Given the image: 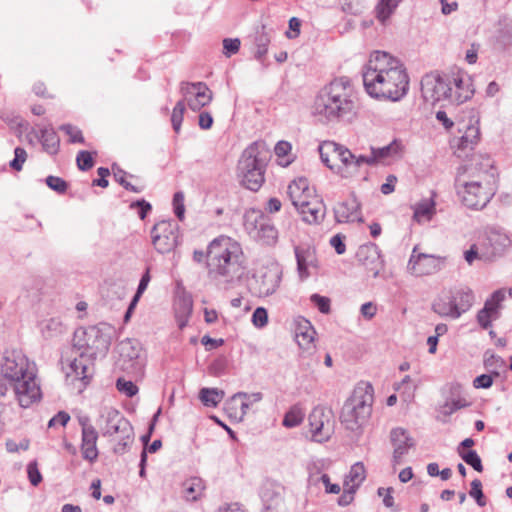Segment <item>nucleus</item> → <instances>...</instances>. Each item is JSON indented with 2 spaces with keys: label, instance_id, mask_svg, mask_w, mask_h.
Returning a JSON list of instances; mask_svg holds the SVG:
<instances>
[{
  "label": "nucleus",
  "instance_id": "1",
  "mask_svg": "<svg viewBox=\"0 0 512 512\" xmlns=\"http://www.w3.org/2000/svg\"><path fill=\"white\" fill-rule=\"evenodd\" d=\"M366 92L376 99L401 100L408 92L409 77L397 58L375 51L362 69Z\"/></svg>",
  "mask_w": 512,
  "mask_h": 512
},
{
  "label": "nucleus",
  "instance_id": "2",
  "mask_svg": "<svg viewBox=\"0 0 512 512\" xmlns=\"http://www.w3.org/2000/svg\"><path fill=\"white\" fill-rule=\"evenodd\" d=\"M207 275L219 290H230L241 281L246 271L241 245L231 237L221 235L207 247Z\"/></svg>",
  "mask_w": 512,
  "mask_h": 512
},
{
  "label": "nucleus",
  "instance_id": "3",
  "mask_svg": "<svg viewBox=\"0 0 512 512\" xmlns=\"http://www.w3.org/2000/svg\"><path fill=\"white\" fill-rule=\"evenodd\" d=\"M358 99L348 77L325 85L314 98L311 113L321 124L351 122L358 113Z\"/></svg>",
  "mask_w": 512,
  "mask_h": 512
},
{
  "label": "nucleus",
  "instance_id": "4",
  "mask_svg": "<svg viewBox=\"0 0 512 512\" xmlns=\"http://www.w3.org/2000/svg\"><path fill=\"white\" fill-rule=\"evenodd\" d=\"M469 179L457 178L456 190L461 202L470 209L486 207L498 188V174L489 156H479L468 168Z\"/></svg>",
  "mask_w": 512,
  "mask_h": 512
},
{
  "label": "nucleus",
  "instance_id": "5",
  "mask_svg": "<svg viewBox=\"0 0 512 512\" xmlns=\"http://www.w3.org/2000/svg\"><path fill=\"white\" fill-rule=\"evenodd\" d=\"M0 370L12 385L20 406L27 408L40 400L41 390L37 382L36 365L21 350H5Z\"/></svg>",
  "mask_w": 512,
  "mask_h": 512
},
{
  "label": "nucleus",
  "instance_id": "6",
  "mask_svg": "<svg viewBox=\"0 0 512 512\" xmlns=\"http://www.w3.org/2000/svg\"><path fill=\"white\" fill-rule=\"evenodd\" d=\"M421 92L424 99L432 104L447 101L460 105L472 98L475 89L471 77L458 71L425 75L421 80Z\"/></svg>",
  "mask_w": 512,
  "mask_h": 512
},
{
  "label": "nucleus",
  "instance_id": "7",
  "mask_svg": "<svg viewBox=\"0 0 512 512\" xmlns=\"http://www.w3.org/2000/svg\"><path fill=\"white\" fill-rule=\"evenodd\" d=\"M113 334V327L106 323L79 328L74 333V346L90 359L104 357L111 345Z\"/></svg>",
  "mask_w": 512,
  "mask_h": 512
},
{
  "label": "nucleus",
  "instance_id": "8",
  "mask_svg": "<svg viewBox=\"0 0 512 512\" xmlns=\"http://www.w3.org/2000/svg\"><path fill=\"white\" fill-rule=\"evenodd\" d=\"M262 144L253 142L241 154L237 165V177L241 184L251 190L258 191L264 183L265 157Z\"/></svg>",
  "mask_w": 512,
  "mask_h": 512
},
{
  "label": "nucleus",
  "instance_id": "9",
  "mask_svg": "<svg viewBox=\"0 0 512 512\" xmlns=\"http://www.w3.org/2000/svg\"><path fill=\"white\" fill-rule=\"evenodd\" d=\"M373 393L370 385L358 386L343 405L340 419L346 429L355 431L364 425L372 412Z\"/></svg>",
  "mask_w": 512,
  "mask_h": 512
},
{
  "label": "nucleus",
  "instance_id": "10",
  "mask_svg": "<svg viewBox=\"0 0 512 512\" xmlns=\"http://www.w3.org/2000/svg\"><path fill=\"white\" fill-rule=\"evenodd\" d=\"M102 435L116 442L114 453L123 454L133 441L134 431L130 422L117 409L106 407L99 420Z\"/></svg>",
  "mask_w": 512,
  "mask_h": 512
},
{
  "label": "nucleus",
  "instance_id": "11",
  "mask_svg": "<svg viewBox=\"0 0 512 512\" xmlns=\"http://www.w3.org/2000/svg\"><path fill=\"white\" fill-rule=\"evenodd\" d=\"M117 351L119 357L116 361V367L127 374L135 377L141 376L146 365V355L138 340L127 338L122 340Z\"/></svg>",
  "mask_w": 512,
  "mask_h": 512
},
{
  "label": "nucleus",
  "instance_id": "12",
  "mask_svg": "<svg viewBox=\"0 0 512 512\" xmlns=\"http://www.w3.org/2000/svg\"><path fill=\"white\" fill-rule=\"evenodd\" d=\"M309 432L311 440L324 443L331 439L335 430V419L332 409L323 406H315L308 416Z\"/></svg>",
  "mask_w": 512,
  "mask_h": 512
},
{
  "label": "nucleus",
  "instance_id": "13",
  "mask_svg": "<svg viewBox=\"0 0 512 512\" xmlns=\"http://www.w3.org/2000/svg\"><path fill=\"white\" fill-rule=\"evenodd\" d=\"M244 227L249 235L265 245H274L278 240V231L270 220L260 211L245 213Z\"/></svg>",
  "mask_w": 512,
  "mask_h": 512
},
{
  "label": "nucleus",
  "instance_id": "14",
  "mask_svg": "<svg viewBox=\"0 0 512 512\" xmlns=\"http://www.w3.org/2000/svg\"><path fill=\"white\" fill-rule=\"evenodd\" d=\"M151 238L159 253H168L179 244V226L171 220L159 221L151 230Z\"/></svg>",
  "mask_w": 512,
  "mask_h": 512
},
{
  "label": "nucleus",
  "instance_id": "15",
  "mask_svg": "<svg viewBox=\"0 0 512 512\" xmlns=\"http://www.w3.org/2000/svg\"><path fill=\"white\" fill-rule=\"evenodd\" d=\"M458 131L462 135L454 141L455 153L458 157L467 156V152L473 150L480 140L479 117L469 112V121H460Z\"/></svg>",
  "mask_w": 512,
  "mask_h": 512
},
{
  "label": "nucleus",
  "instance_id": "16",
  "mask_svg": "<svg viewBox=\"0 0 512 512\" xmlns=\"http://www.w3.org/2000/svg\"><path fill=\"white\" fill-rule=\"evenodd\" d=\"M445 262V257L417 253L415 247L408 262V269L415 276L432 275L439 272L444 267Z\"/></svg>",
  "mask_w": 512,
  "mask_h": 512
},
{
  "label": "nucleus",
  "instance_id": "17",
  "mask_svg": "<svg viewBox=\"0 0 512 512\" xmlns=\"http://www.w3.org/2000/svg\"><path fill=\"white\" fill-rule=\"evenodd\" d=\"M180 92L183 95L184 104L196 112L207 106L212 101V92L203 82H182Z\"/></svg>",
  "mask_w": 512,
  "mask_h": 512
},
{
  "label": "nucleus",
  "instance_id": "18",
  "mask_svg": "<svg viewBox=\"0 0 512 512\" xmlns=\"http://www.w3.org/2000/svg\"><path fill=\"white\" fill-rule=\"evenodd\" d=\"M506 299V291L498 289L485 301L484 306L477 312L476 320L479 326L487 330L492 327V322L501 316L502 303Z\"/></svg>",
  "mask_w": 512,
  "mask_h": 512
},
{
  "label": "nucleus",
  "instance_id": "19",
  "mask_svg": "<svg viewBox=\"0 0 512 512\" xmlns=\"http://www.w3.org/2000/svg\"><path fill=\"white\" fill-rule=\"evenodd\" d=\"M390 442L393 447L392 463L394 466L402 463L403 457L415 446V440L408 430L402 427L390 431Z\"/></svg>",
  "mask_w": 512,
  "mask_h": 512
},
{
  "label": "nucleus",
  "instance_id": "20",
  "mask_svg": "<svg viewBox=\"0 0 512 512\" xmlns=\"http://www.w3.org/2000/svg\"><path fill=\"white\" fill-rule=\"evenodd\" d=\"M403 145L400 140L394 139L391 143L384 147H371L370 153L365 155L366 165L376 166L378 164H386L390 160L400 158L403 153Z\"/></svg>",
  "mask_w": 512,
  "mask_h": 512
},
{
  "label": "nucleus",
  "instance_id": "21",
  "mask_svg": "<svg viewBox=\"0 0 512 512\" xmlns=\"http://www.w3.org/2000/svg\"><path fill=\"white\" fill-rule=\"evenodd\" d=\"M364 159H366L365 155L355 156L348 148L341 145L337 157L340 164L335 165L333 172L340 175L342 178L353 177L359 172V168L362 165H366V161H363Z\"/></svg>",
  "mask_w": 512,
  "mask_h": 512
},
{
  "label": "nucleus",
  "instance_id": "22",
  "mask_svg": "<svg viewBox=\"0 0 512 512\" xmlns=\"http://www.w3.org/2000/svg\"><path fill=\"white\" fill-rule=\"evenodd\" d=\"M486 246L485 259L491 260L503 255L507 251L511 246V239L504 230L489 228L486 232Z\"/></svg>",
  "mask_w": 512,
  "mask_h": 512
},
{
  "label": "nucleus",
  "instance_id": "23",
  "mask_svg": "<svg viewBox=\"0 0 512 512\" xmlns=\"http://www.w3.org/2000/svg\"><path fill=\"white\" fill-rule=\"evenodd\" d=\"M261 497L264 505L263 512H289L284 487L275 484L267 485Z\"/></svg>",
  "mask_w": 512,
  "mask_h": 512
},
{
  "label": "nucleus",
  "instance_id": "24",
  "mask_svg": "<svg viewBox=\"0 0 512 512\" xmlns=\"http://www.w3.org/2000/svg\"><path fill=\"white\" fill-rule=\"evenodd\" d=\"M91 360L92 359L81 353L78 358L69 361V363L63 367L67 380H70L71 383L81 381L86 384L93 372Z\"/></svg>",
  "mask_w": 512,
  "mask_h": 512
},
{
  "label": "nucleus",
  "instance_id": "25",
  "mask_svg": "<svg viewBox=\"0 0 512 512\" xmlns=\"http://www.w3.org/2000/svg\"><path fill=\"white\" fill-rule=\"evenodd\" d=\"M356 256L359 262L372 273L373 277H377L383 269L384 264L381 258L380 249L374 243L360 246Z\"/></svg>",
  "mask_w": 512,
  "mask_h": 512
},
{
  "label": "nucleus",
  "instance_id": "26",
  "mask_svg": "<svg viewBox=\"0 0 512 512\" xmlns=\"http://www.w3.org/2000/svg\"><path fill=\"white\" fill-rule=\"evenodd\" d=\"M294 207L302 215V219L309 224L322 221L326 212L324 203L314 195Z\"/></svg>",
  "mask_w": 512,
  "mask_h": 512
},
{
  "label": "nucleus",
  "instance_id": "27",
  "mask_svg": "<svg viewBox=\"0 0 512 512\" xmlns=\"http://www.w3.org/2000/svg\"><path fill=\"white\" fill-rule=\"evenodd\" d=\"M294 250L299 276L301 279H306L310 275L308 268L317 265L315 249L309 245H300L296 246Z\"/></svg>",
  "mask_w": 512,
  "mask_h": 512
},
{
  "label": "nucleus",
  "instance_id": "28",
  "mask_svg": "<svg viewBox=\"0 0 512 512\" xmlns=\"http://www.w3.org/2000/svg\"><path fill=\"white\" fill-rule=\"evenodd\" d=\"M81 452L82 457L89 461L94 462L98 458L97 440L98 432L93 426H85L83 428Z\"/></svg>",
  "mask_w": 512,
  "mask_h": 512
},
{
  "label": "nucleus",
  "instance_id": "29",
  "mask_svg": "<svg viewBox=\"0 0 512 512\" xmlns=\"http://www.w3.org/2000/svg\"><path fill=\"white\" fill-rule=\"evenodd\" d=\"M432 310L441 317L458 319L459 311L453 305L452 294L448 291H442L433 301Z\"/></svg>",
  "mask_w": 512,
  "mask_h": 512
},
{
  "label": "nucleus",
  "instance_id": "30",
  "mask_svg": "<svg viewBox=\"0 0 512 512\" xmlns=\"http://www.w3.org/2000/svg\"><path fill=\"white\" fill-rule=\"evenodd\" d=\"M287 194L293 206H296L300 202L313 196V191L309 187L308 179L305 177H299L294 179L288 185Z\"/></svg>",
  "mask_w": 512,
  "mask_h": 512
},
{
  "label": "nucleus",
  "instance_id": "31",
  "mask_svg": "<svg viewBox=\"0 0 512 512\" xmlns=\"http://www.w3.org/2000/svg\"><path fill=\"white\" fill-rule=\"evenodd\" d=\"M359 204L355 199L338 203L334 208L336 221L339 223L362 221L358 216Z\"/></svg>",
  "mask_w": 512,
  "mask_h": 512
},
{
  "label": "nucleus",
  "instance_id": "32",
  "mask_svg": "<svg viewBox=\"0 0 512 512\" xmlns=\"http://www.w3.org/2000/svg\"><path fill=\"white\" fill-rule=\"evenodd\" d=\"M279 283L280 276L277 272H266L256 280L255 293L260 297L270 296L277 290Z\"/></svg>",
  "mask_w": 512,
  "mask_h": 512
},
{
  "label": "nucleus",
  "instance_id": "33",
  "mask_svg": "<svg viewBox=\"0 0 512 512\" xmlns=\"http://www.w3.org/2000/svg\"><path fill=\"white\" fill-rule=\"evenodd\" d=\"M452 294L453 305L459 311V317L467 312L475 301L473 291L468 287H461L455 290H449Z\"/></svg>",
  "mask_w": 512,
  "mask_h": 512
},
{
  "label": "nucleus",
  "instance_id": "34",
  "mask_svg": "<svg viewBox=\"0 0 512 512\" xmlns=\"http://www.w3.org/2000/svg\"><path fill=\"white\" fill-rule=\"evenodd\" d=\"M340 148L341 144L334 141H324L318 147L321 161L332 171L335 170V164L332 161L337 160Z\"/></svg>",
  "mask_w": 512,
  "mask_h": 512
},
{
  "label": "nucleus",
  "instance_id": "35",
  "mask_svg": "<svg viewBox=\"0 0 512 512\" xmlns=\"http://www.w3.org/2000/svg\"><path fill=\"white\" fill-rule=\"evenodd\" d=\"M204 488L201 478L191 477L182 483V495L187 501H196L202 496Z\"/></svg>",
  "mask_w": 512,
  "mask_h": 512
},
{
  "label": "nucleus",
  "instance_id": "36",
  "mask_svg": "<svg viewBox=\"0 0 512 512\" xmlns=\"http://www.w3.org/2000/svg\"><path fill=\"white\" fill-rule=\"evenodd\" d=\"M315 334L316 331L311 326L309 321H305L303 325H299L295 334V338L299 347L303 350H310L313 348Z\"/></svg>",
  "mask_w": 512,
  "mask_h": 512
},
{
  "label": "nucleus",
  "instance_id": "37",
  "mask_svg": "<svg viewBox=\"0 0 512 512\" xmlns=\"http://www.w3.org/2000/svg\"><path fill=\"white\" fill-rule=\"evenodd\" d=\"M271 41L270 32L266 31L264 26L257 30L254 36V57L263 62V59L268 51V46Z\"/></svg>",
  "mask_w": 512,
  "mask_h": 512
},
{
  "label": "nucleus",
  "instance_id": "38",
  "mask_svg": "<svg viewBox=\"0 0 512 512\" xmlns=\"http://www.w3.org/2000/svg\"><path fill=\"white\" fill-rule=\"evenodd\" d=\"M40 142L43 146V149L51 154L55 155L59 151L60 140L55 132V130L51 127H46L41 129L40 131Z\"/></svg>",
  "mask_w": 512,
  "mask_h": 512
},
{
  "label": "nucleus",
  "instance_id": "39",
  "mask_svg": "<svg viewBox=\"0 0 512 512\" xmlns=\"http://www.w3.org/2000/svg\"><path fill=\"white\" fill-rule=\"evenodd\" d=\"M435 212V202L433 199H423L415 204L413 218L419 223L422 221H430Z\"/></svg>",
  "mask_w": 512,
  "mask_h": 512
},
{
  "label": "nucleus",
  "instance_id": "40",
  "mask_svg": "<svg viewBox=\"0 0 512 512\" xmlns=\"http://www.w3.org/2000/svg\"><path fill=\"white\" fill-rule=\"evenodd\" d=\"M366 478V470L362 462H357L351 466L348 475L344 480V487L358 489Z\"/></svg>",
  "mask_w": 512,
  "mask_h": 512
},
{
  "label": "nucleus",
  "instance_id": "41",
  "mask_svg": "<svg viewBox=\"0 0 512 512\" xmlns=\"http://www.w3.org/2000/svg\"><path fill=\"white\" fill-rule=\"evenodd\" d=\"M263 399V394L261 392L247 393V392H237L233 395L234 400H241V415L243 418L252 409L255 403H259Z\"/></svg>",
  "mask_w": 512,
  "mask_h": 512
},
{
  "label": "nucleus",
  "instance_id": "42",
  "mask_svg": "<svg viewBox=\"0 0 512 512\" xmlns=\"http://www.w3.org/2000/svg\"><path fill=\"white\" fill-rule=\"evenodd\" d=\"M305 418V411L300 405H293L284 415L283 426L294 428L299 426Z\"/></svg>",
  "mask_w": 512,
  "mask_h": 512
},
{
  "label": "nucleus",
  "instance_id": "43",
  "mask_svg": "<svg viewBox=\"0 0 512 512\" xmlns=\"http://www.w3.org/2000/svg\"><path fill=\"white\" fill-rule=\"evenodd\" d=\"M224 392L216 388H202L199 398L205 406L216 407L223 399Z\"/></svg>",
  "mask_w": 512,
  "mask_h": 512
},
{
  "label": "nucleus",
  "instance_id": "44",
  "mask_svg": "<svg viewBox=\"0 0 512 512\" xmlns=\"http://www.w3.org/2000/svg\"><path fill=\"white\" fill-rule=\"evenodd\" d=\"M398 2H377L374 7V14L376 19L382 24L386 25L390 16L395 12Z\"/></svg>",
  "mask_w": 512,
  "mask_h": 512
},
{
  "label": "nucleus",
  "instance_id": "45",
  "mask_svg": "<svg viewBox=\"0 0 512 512\" xmlns=\"http://www.w3.org/2000/svg\"><path fill=\"white\" fill-rule=\"evenodd\" d=\"M309 483L311 485L322 483L326 493L338 494L341 491L338 484H332L330 482V477L327 474L311 473L309 476Z\"/></svg>",
  "mask_w": 512,
  "mask_h": 512
},
{
  "label": "nucleus",
  "instance_id": "46",
  "mask_svg": "<svg viewBox=\"0 0 512 512\" xmlns=\"http://www.w3.org/2000/svg\"><path fill=\"white\" fill-rule=\"evenodd\" d=\"M185 112V104L184 101H178L173 108L172 115H171V123L173 130L176 133H179L181 130V125L183 122V116Z\"/></svg>",
  "mask_w": 512,
  "mask_h": 512
},
{
  "label": "nucleus",
  "instance_id": "47",
  "mask_svg": "<svg viewBox=\"0 0 512 512\" xmlns=\"http://www.w3.org/2000/svg\"><path fill=\"white\" fill-rule=\"evenodd\" d=\"M113 174L115 180L126 190H129L134 193H140L143 191V187L135 186L128 182V179H126L127 173L124 170L120 168L115 169V167L113 166Z\"/></svg>",
  "mask_w": 512,
  "mask_h": 512
},
{
  "label": "nucleus",
  "instance_id": "48",
  "mask_svg": "<svg viewBox=\"0 0 512 512\" xmlns=\"http://www.w3.org/2000/svg\"><path fill=\"white\" fill-rule=\"evenodd\" d=\"M459 455L465 461V463L472 466L474 470L477 472L483 471L481 459L475 450H469L466 452L459 451Z\"/></svg>",
  "mask_w": 512,
  "mask_h": 512
},
{
  "label": "nucleus",
  "instance_id": "49",
  "mask_svg": "<svg viewBox=\"0 0 512 512\" xmlns=\"http://www.w3.org/2000/svg\"><path fill=\"white\" fill-rule=\"evenodd\" d=\"M469 495L475 499L478 506L484 507L486 505V497L482 490V482L479 479H474L471 482Z\"/></svg>",
  "mask_w": 512,
  "mask_h": 512
},
{
  "label": "nucleus",
  "instance_id": "50",
  "mask_svg": "<svg viewBox=\"0 0 512 512\" xmlns=\"http://www.w3.org/2000/svg\"><path fill=\"white\" fill-rule=\"evenodd\" d=\"M59 129L69 136L70 143H84L82 131L78 127L71 124H63Z\"/></svg>",
  "mask_w": 512,
  "mask_h": 512
},
{
  "label": "nucleus",
  "instance_id": "51",
  "mask_svg": "<svg viewBox=\"0 0 512 512\" xmlns=\"http://www.w3.org/2000/svg\"><path fill=\"white\" fill-rule=\"evenodd\" d=\"M27 160V152L22 147H16L14 150V158L10 161V167L15 171H21L23 164Z\"/></svg>",
  "mask_w": 512,
  "mask_h": 512
},
{
  "label": "nucleus",
  "instance_id": "52",
  "mask_svg": "<svg viewBox=\"0 0 512 512\" xmlns=\"http://www.w3.org/2000/svg\"><path fill=\"white\" fill-rule=\"evenodd\" d=\"M45 181L50 189L54 190L59 194H63L67 191L68 183L60 177L51 175L48 176Z\"/></svg>",
  "mask_w": 512,
  "mask_h": 512
},
{
  "label": "nucleus",
  "instance_id": "53",
  "mask_svg": "<svg viewBox=\"0 0 512 512\" xmlns=\"http://www.w3.org/2000/svg\"><path fill=\"white\" fill-rule=\"evenodd\" d=\"M116 387L119 392L125 394L127 397H133L138 392V387L132 381L123 378L117 380Z\"/></svg>",
  "mask_w": 512,
  "mask_h": 512
},
{
  "label": "nucleus",
  "instance_id": "54",
  "mask_svg": "<svg viewBox=\"0 0 512 512\" xmlns=\"http://www.w3.org/2000/svg\"><path fill=\"white\" fill-rule=\"evenodd\" d=\"M77 167L82 171L91 169L94 165V160L90 152L80 151L76 157Z\"/></svg>",
  "mask_w": 512,
  "mask_h": 512
},
{
  "label": "nucleus",
  "instance_id": "55",
  "mask_svg": "<svg viewBox=\"0 0 512 512\" xmlns=\"http://www.w3.org/2000/svg\"><path fill=\"white\" fill-rule=\"evenodd\" d=\"M173 206H174V213L176 217L180 220H184V214H185V206H184V193L181 191H178L173 196Z\"/></svg>",
  "mask_w": 512,
  "mask_h": 512
},
{
  "label": "nucleus",
  "instance_id": "56",
  "mask_svg": "<svg viewBox=\"0 0 512 512\" xmlns=\"http://www.w3.org/2000/svg\"><path fill=\"white\" fill-rule=\"evenodd\" d=\"M130 209L137 210V214L141 220H144L147 214L151 211L152 206L144 199L134 201L130 204Z\"/></svg>",
  "mask_w": 512,
  "mask_h": 512
},
{
  "label": "nucleus",
  "instance_id": "57",
  "mask_svg": "<svg viewBox=\"0 0 512 512\" xmlns=\"http://www.w3.org/2000/svg\"><path fill=\"white\" fill-rule=\"evenodd\" d=\"M468 406V402L464 398H457L447 401L443 406V413L446 415H451L457 410Z\"/></svg>",
  "mask_w": 512,
  "mask_h": 512
},
{
  "label": "nucleus",
  "instance_id": "58",
  "mask_svg": "<svg viewBox=\"0 0 512 512\" xmlns=\"http://www.w3.org/2000/svg\"><path fill=\"white\" fill-rule=\"evenodd\" d=\"M310 300L321 313L328 314L330 312V299L328 297L312 294Z\"/></svg>",
  "mask_w": 512,
  "mask_h": 512
},
{
  "label": "nucleus",
  "instance_id": "59",
  "mask_svg": "<svg viewBox=\"0 0 512 512\" xmlns=\"http://www.w3.org/2000/svg\"><path fill=\"white\" fill-rule=\"evenodd\" d=\"M268 313L263 307H258L254 310L252 315V323L258 328H262L267 325Z\"/></svg>",
  "mask_w": 512,
  "mask_h": 512
},
{
  "label": "nucleus",
  "instance_id": "60",
  "mask_svg": "<svg viewBox=\"0 0 512 512\" xmlns=\"http://www.w3.org/2000/svg\"><path fill=\"white\" fill-rule=\"evenodd\" d=\"M497 43L503 49L511 48L512 47V29L511 28L501 29L497 36Z\"/></svg>",
  "mask_w": 512,
  "mask_h": 512
},
{
  "label": "nucleus",
  "instance_id": "61",
  "mask_svg": "<svg viewBox=\"0 0 512 512\" xmlns=\"http://www.w3.org/2000/svg\"><path fill=\"white\" fill-rule=\"evenodd\" d=\"M27 473L29 481L33 486H37L42 481V475L36 461H32L28 464Z\"/></svg>",
  "mask_w": 512,
  "mask_h": 512
},
{
  "label": "nucleus",
  "instance_id": "62",
  "mask_svg": "<svg viewBox=\"0 0 512 512\" xmlns=\"http://www.w3.org/2000/svg\"><path fill=\"white\" fill-rule=\"evenodd\" d=\"M238 400L233 401V396L227 401L225 405V411L227 412L230 418L235 419L236 421H242L243 415H241V407L238 409L236 404Z\"/></svg>",
  "mask_w": 512,
  "mask_h": 512
},
{
  "label": "nucleus",
  "instance_id": "63",
  "mask_svg": "<svg viewBox=\"0 0 512 512\" xmlns=\"http://www.w3.org/2000/svg\"><path fill=\"white\" fill-rule=\"evenodd\" d=\"M240 40L238 38H226L223 40L224 54L230 57L239 51Z\"/></svg>",
  "mask_w": 512,
  "mask_h": 512
},
{
  "label": "nucleus",
  "instance_id": "64",
  "mask_svg": "<svg viewBox=\"0 0 512 512\" xmlns=\"http://www.w3.org/2000/svg\"><path fill=\"white\" fill-rule=\"evenodd\" d=\"M61 333L62 332V324L56 319L48 320L44 327L42 328V332L46 337H52L53 334L51 332Z\"/></svg>",
  "mask_w": 512,
  "mask_h": 512
}]
</instances>
